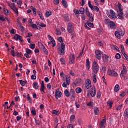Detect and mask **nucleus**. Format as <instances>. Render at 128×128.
Masks as SVG:
<instances>
[{
    "instance_id": "obj_1",
    "label": "nucleus",
    "mask_w": 128,
    "mask_h": 128,
    "mask_svg": "<svg viewBox=\"0 0 128 128\" xmlns=\"http://www.w3.org/2000/svg\"><path fill=\"white\" fill-rule=\"evenodd\" d=\"M60 76L63 78V80L64 82L62 84L63 88H66L67 86H70V76L64 74V72H61L60 73Z\"/></svg>"
},
{
    "instance_id": "obj_2",
    "label": "nucleus",
    "mask_w": 128,
    "mask_h": 128,
    "mask_svg": "<svg viewBox=\"0 0 128 128\" xmlns=\"http://www.w3.org/2000/svg\"><path fill=\"white\" fill-rule=\"evenodd\" d=\"M99 70L100 66H98V62H96V61H94L92 64V70L93 72L92 74H96L98 72Z\"/></svg>"
},
{
    "instance_id": "obj_3",
    "label": "nucleus",
    "mask_w": 128,
    "mask_h": 128,
    "mask_svg": "<svg viewBox=\"0 0 128 128\" xmlns=\"http://www.w3.org/2000/svg\"><path fill=\"white\" fill-rule=\"evenodd\" d=\"M64 48H66L64 43L61 44L60 48H58V54L60 56H64Z\"/></svg>"
},
{
    "instance_id": "obj_4",
    "label": "nucleus",
    "mask_w": 128,
    "mask_h": 128,
    "mask_svg": "<svg viewBox=\"0 0 128 128\" xmlns=\"http://www.w3.org/2000/svg\"><path fill=\"white\" fill-rule=\"evenodd\" d=\"M114 34L117 38H120V37L124 34V31L122 29H119L115 32Z\"/></svg>"
},
{
    "instance_id": "obj_5",
    "label": "nucleus",
    "mask_w": 128,
    "mask_h": 128,
    "mask_svg": "<svg viewBox=\"0 0 128 128\" xmlns=\"http://www.w3.org/2000/svg\"><path fill=\"white\" fill-rule=\"evenodd\" d=\"M88 6L92 10H96L97 12H100V8L97 6H93L92 3H90V1L88 2Z\"/></svg>"
},
{
    "instance_id": "obj_6",
    "label": "nucleus",
    "mask_w": 128,
    "mask_h": 128,
    "mask_svg": "<svg viewBox=\"0 0 128 128\" xmlns=\"http://www.w3.org/2000/svg\"><path fill=\"white\" fill-rule=\"evenodd\" d=\"M110 14L108 16V18L111 20H115L116 18V12L112 10H110Z\"/></svg>"
},
{
    "instance_id": "obj_7",
    "label": "nucleus",
    "mask_w": 128,
    "mask_h": 128,
    "mask_svg": "<svg viewBox=\"0 0 128 128\" xmlns=\"http://www.w3.org/2000/svg\"><path fill=\"white\" fill-rule=\"evenodd\" d=\"M74 26H72V24H71V23L70 22L68 23V26L67 28L68 32H69L70 34H71L74 32Z\"/></svg>"
},
{
    "instance_id": "obj_8",
    "label": "nucleus",
    "mask_w": 128,
    "mask_h": 128,
    "mask_svg": "<svg viewBox=\"0 0 128 128\" xmlns=\"http://www.w3.org/2000/svg\"><path fill=\"white\" fill-rule=\"evenodd\" d=\"M122 66H123V69L122 70L121 73L120 74L121 78H122V76H124V74H126V72H128V70H126V67L124 66V64H122Z\"/></svg>"
},
{
    "instance_id": "obj_9",
    "label": "nucleus",
    "mask_w": 128,
    "mask_h": 128,
    "mask_svg": "<svg viewBox=\"0 0 128 128\" xmlns=\"http://www.w3.org/2000/svg\"><path fill=\"white\" fill-rule=\"evenodd\" d=\"M108 28H112V29H116V23L112 21H110V24H108Z\"/></svg>"
},
{
    "instance_id": "obj_10",
    "label": "nucleus",
    "mask_w": 128,
    "mask_h": 128,
    "mask_svg": "<svg viewBox=\"0 0 128 128\" xmlns=\"http://www.w3.org/2000/svg\"><path fill=\"white\" fill-rule=\"evenodd\" d=\"M108 74L109 76H118V73L113 70H108Z\"/></svg>"
},
{
    "instance_id": "obj_11",
    "label": "nucleus",
    "mask_w": 128,
    "mask_h": 128,
    "mask_svg": "<svg viewBox=\"0 0 128 128\" xmlns=\"http://www.w3.org/2000/svg\"><path fill=\"white\" fill-rule=\"evenodd\" d=\"M75 57H74V54H71L70 56L69 57V64H72L74 62V60H75Z\"/></svg>"
},
{
    "instance_id": "obj_12",
    "label": "nucleus",
    "mask_w": 128,
    "mask_h": 128,
    "mask_svg": "<svg viewBox=\"0 0 128 128\" xmlns=\"http://www.w3.org/2000/svg\"><path fill=\"white\" fill-rule=\"evenodd\" d=\"M85 86L87 90H90L92 88V81H90V80L87 79Z\"/></svg>"
},
{
    "instance_id": "obj_13",
    "label": "nucleus",
    "mask_w": 128,
    "mask_h": 128,
    "mask_svg": "<svg viewBox=\"0 0 128 128\" xmlns=\"http://www.w3.org/2000/svg\"><path fill=\"white\" fill-rule=\"evenodd\" d=\"M95 54H96V58H98V60H100V58H102V57L100 56H102V52L97 50L95 51Z\"/></svg>"
},
{
    "instance_id": "obj_14",
    "label": "nucleus",
    "mask_w": 128,
    "mask_h": 128,
    "mask_svg": "<svg viewBox=\"0 0 128 128\" xmlns=\"http://www.w3.org/2000/svg\"><path fill=\"white\" fill-rule=\"evenodd\" d=\"M106 122V118H104L100 122L99 126L100 128H106L104 124Z\"/></svg>"
},
{
    "instance_id": "obj_15",
    "label": "nucleus",
    "mask_w": 128,
    "mask_h": 128,
    "mask_svg": "<svg viewBox=\"0 0 128 128\" xmlns=\"http://www.w3.org/2000/svg\"><path fill=\"white\" fill-rule=\"evenodd\" d=\"M26 53L24 54V56H26V58H30V56H28V54L32 53V50L26 48Z\"/></svg>"
},
{
    "instance_id": "obj_16",
    "label": "nucleus",
    "mask_w": 128,
    "mask_h": 128,
    "mask_svg": "<svg viewBox=\"0 0 128 128\" xmlns=\"http://www.w3.org/2000/svg\"><path fill=\"white\" fill-rule=\"evenodd\" d=\"M55 98L56 100H58V98H62V92L58 91H56Z\"/></svg>"
},
{
    "instance_id": "obj_17",
    "label": "nucleus",
    "mask_w": 128,
    "mask_h": 128,
    "mask_svg": "<svg viewBox=\"0 0 128 128\" xmlns=\"http://www.w3.org/2000/svg\"><path fill=\"white\" fill-rule=\"evenodd\" d=\"M118 17L120 20H122L124 18V12H118Z\"/></svg>"
},
{
    "instance_id": "obj_18",
    "label": "nucleus",
    "mask_w": 128,
    "mask_h": 128,
    "mask_svg": "<svg viewBox=\"0 0 128 128\" xmlns=\"http://www.w3.org/2000/svg\"><path fill=\"white\" fill-rule=\"evenodd\" d=\"M85 12H86V16H88V18H90V14L91 16H92V14H91L90 12V10H88V7L86 8Z\"/></svg>"
},
{
    "instance_id": "obj_19",
    "label": "nucleus",
    "mask_w": 128,
    "mask_h": 128,
    "mask_svg": "<svg viewBox=\"0 0 128 128\" xmlns=\"http://www.w3.org/2000/svg\"><path fill=\"white\" fill-rule=\"evenodd\" d=\"M90 68V60L86 59V68L88 70Z\"/></svg>"
},
{
    "instance_id": "obj_20",
    "label": "nucleus",
    "mask_w": 128,
    "mask_h": 128,
    "mask_svg": "<svg viewBox=\"0 0 128 128\" xmlns=\"http://www.w3.org/2000/svg\"><path fill=\"white\" fill-rule=\"evenodd\" d=\"M90 95L92 97L96 96V88H92L91 91H90Z\"/></svg>"
},
{
    "instance_id": "obj_21",
    "label": "nucleus",
    "mask_w": 128,
    "mask_h": 128,
    "mask_svg": "<svg viewBox=\"0 0 128 128\" xmlns=\"http://www.w3.org/2000/svg\"><path fill=\"white\" fill-rule=\"evenodd\" d=\"M13 38L16 40H22V36H20L19 34H16L14 35Z\"/></svg>"
},
{
    "instance_id": "obj_22",
    "label": "nucleus",
    "mask_w": 128,
    "mask_h": 128,
    "mask_svg": "<svg viewBox=\"0 0 128 128\" xmlns=\"http://www.w3.org/2000/svg\"><path fill=\"white\" fill-rule=\"evenodd\" d=\"M11 54L12 56H18V54H20V52H14V50H11Z\"/></svg>"
},
{
    "instance_id": "obj_23",
    "label": "nucleus",
    "mask_w": 128,
    "mask_h": 128,
    "mask_svg": "<svg viewBox=\"0 0 128 128\" xmlns=\"http://www.w3.org/2000/svg\"><path fill=\"white\" fill-rule=\"evenodd\" d=\"M40 91L44 92V80L42 81L41 84V88H40Z\"/></svg>"
},
{
    "instance_id": "obj_24",
    "label": "nucleus",
    "mask_w": 128,
    "mask_h": 128,
    "mask_svg": "<svg viewBox=\"0 0 128 128\" xmlns=\"http://www.w3.org/2000/svg\"><path fill=\"white\" fill-rule=\"evenodd\" d=\"M42 51L45 54H48V50L46 48V47L44 46V44H42Z\"/></svg>"
},
{
    "instance_id": "obj_25",
    "label": "nucleus",
    "mask_w": 128,
    "mask_h": 128,
    "mask_svg": "<svg viewBox=\"0 0 128 128\" xmlns=\"http://www.w3.org/2000/svg\"><path fill=\"white\" fill-rule=\"evenodd\" d=\"M33 88H35V90H38V88H40V86H38V84L37 82H34L33 83Z\"/></svg>"
},
{
    "instance_id": "obj_26",
    "label": "nucleus",
    "mask_w": 128,
    "mask_h": 128,
    "mask_svg": "<svg viewBox=\"0 0 128 128\" xmlns=\"http://www.w3.org/2000/svg\"><path fill=\"white\" fill-rule=\"evenodd\" d=\"M102 60L104 62H106V60H108V56H106V54H102Z\"/></svg>"
},
{
    "instance_id": "obj_27",
    "label": "nucleus",
    "mask_w": 128,
    "mask_h": 128,
    "mask_svg": "<svg viewBox=\"0 0 128 128\" xmlns=\"http://www.w3.org/2000/svg\"><path fill=\"white\" fill-rule=\"evenodd\" d=\"M84 8L80 7L79 8V12L80 14H84Z\"/></svg>"
},
{
    "instance_id": "obj_28",
    "label": "nucleus",
    "mask_w": 128,
    "mask_h": 128,
    "mask_svg": "<svg viewBox=\"0 0 128 128\" xmlns=\"http://www.w3.org/2000/svg\"><path fill=\"white\" fill-rule=\"evenodd\" d=\"M92 80L93 82H94V84H96V74H92Z\"/></svg>"
},
{
    "instance_id": "obj_29",
    "label": "nucleus",
    "mask_w": 128,
    "mask_h": 128,
    "mask_svg": "<svg viewBox=\"0 0 128 128\" xmlns=\"http://www.w3.org/2000/svg\"><path fill=\"white\" fill-rule=\"evenodd\" d=\"M114 90L115 92H118V90H120V85L118 84H116L114 88Z\"/></svg>"
},
{
    "instance_id": "obj_30",
    "label": "nucleus",
    "mask_w": 128,
    "mask_h": 128,
    "mask_svg": "<svg viewBox=\"0 0 128 128\" xmlns=\"http://www.w3.org/2000/svg\"><path fill=\"white\" fill-rule=\"evenodd\" d=\"M94 114L98 115L100 114V110H98V108L96 107L94 109Z\"/></svg>"
},
{
    "instance_id": "obj_31",
    "label": "nucleus",
    "mask_w": 128,
    "mask_h": 128,
    "mask_svg": "<svg viewBox=\"0 0 128 128\" xmlns=\"http://www.w3.org/2000/svg\"><path fill=\"white\" fill-rule=\"evenodd\" d=\"M62 4L64 8H68V3L66 0H62Z\"/></svg>"
},
{
    "instance_id": "obj_32",
    "label": "nucleus",
    "mask_w": 128,
    "mask_h": 128,
    "mask_svg": "<svg viewBox=\"0 0 128 128\" xmlns=\"http://www.w3.org/2000/svg\"><path fill=\"white\" fill-rule=\"evenodd\" d=\"M82 92V90L80 88H76V94H80Z\"/></svg>"
},
{
    "instance_id": "obj_33",
    "label": "nucleus",
    "mask_w": 128,
    "mask_h": 128,
    "mask_svg": "<svg viewBox=\"0 0 128 128\" xmlns=\"http://www.w3.org/2000/svg\"><path fill=\"white\" fill-rule=\"evenodd\" d=\"M30 8H32V10L34 12V16H36V8H34V7H33L32 6H31Z\"/></svg>"
},
{
    "instance_id": "obj_34",
    "label": "nucleus",
    "mask_w": 128,
    "mask_h": 128,
    "mask_svg": "<svg viewBox=\"0 0 128 128\" xmlns=\"http://www.w3.org/2000/svg\"><path fill=\"white\" fill-rule=\"evenodd\" d=\"M86 24L90 28H94V23H92L90 22L89 21H87Z\"/></svg>"
},
{
    "instance_id": "obj_35",
    "label": "nucleus",
    "mask_w": 128,
    "mask_h": 128,
    "mask_svg": "<svg viewBox=\"0 0 128 128\" xmlns=\"http://www.w3.org/2000/svg\"><path fill=\"white\" fill-rule=\"evenodd\" d=\"M19 82H20V84H21V86H26V81L24 82L22 80H20Z\"/></svg>"
},
{
    "instance_id": "obj_36",
    "label": "nucleus",
    "mask_w": 128,
    "mask_h": 128,
    "mask_svg": "<svg viewBox=\"0 0 128 128\" xmlns=\"http://www.w3.org/2000/svg\"><path fill=\"white\" fill-rule=\"evenodd\" d=\"M124 116H126L128 118V108H126L124 114Z\"/></svg>"
},
{
    "instance_id": "obj_37",
    "label": "nucleus",
    "mask_w": 128,
    "mask_h": 128,
    "mask_svg": "<svg viewBox=\"0 0 128 128\" xmlns=\"http://www.w3.org/2000/svg\"><path fill=\"white\" fill-rule=\"evenodd\" d=\"M64 95L66 96H70V92L68 90H66L64 92Z\"/></svg>"
},
{
    "instance_id": "obj_38",
    "label": "nucleus",
    "mask_w": 128,
    "mask_h": 128,
    "mask_svg": "<svg viewBox=\"0 0 128 128\" xmlns=\"http://www.w3.org/2000/svg\"><path fill=\"white\" fill-rule=\"evenodd\" d=\"M121 56H120V54L119 53L116 54L115 56V58H116V60H120V58Z\"/></svg>"
},
{
    "instance_id": "obj_39",
    "label": "nucleus",
    "mask_w": 128,
    "mask_h": 128,
    "mask_svg": "<svg viewBox=\"0 0 128 128\" xmlns=\"http://www.w3.org/2000/svg\"><path fill=\"white\" fill-rule=\"evenodd\" d=\"M9 6L12 8V10L16 8V4H14V3H12L9 5Z\"/></svg>"
},
{
    "instance_id": "obj_40",
    "label": "nucleus",
    "mask_w": 128,
    "mask_h": 128,
    "mask_svg": "<svg viewBox=\"0 0 128 128\" xmlns=\"http://www.w3.org/2000/svg\"><path fill=\"white\" fill-rule=\"evenodd\" d=\"M76 118V116L75 115H72L70 117V122H74V120Z\"/></svg>"
},
{
    "instance_id": "obj_41",
    "label": "nucleus",
    "mask_w": 128,
    "mask_h": 128,
    "mask_svg": "<svg viewBox=\"0 0 128 128\" xmlns=\"http://www.w3.org/2000/svg\"><path fill=\"white\" fill-rule=\"evenodd\" d=\"M60 62L62 64H66V60H64V58H61L60 59Z\"/></svg>"
},
{
    "instance_id": "obj_42",
    "label": "nucleus",
    "mask_w": 128,
    "mask_h": 128,
    "mask_svg": "<svg viewBox=\"0 0 128 128\" xmlns=\"http://www.w3.org/2000/svg\"><path fill=\"white\" fill-rule=\"evenodd\" d=\"M108 104L109 105V106L110 108H112V104H114V102L112 101H108L107 102Z\"/></svg>"
},
{
    "instance_id": "obj_43",
    "label": "nucleus",
    "mask_w": 128,
    "mask_h": 128,
    "mask_svg": "<svg viewBox=\"0 0 128 128\" xmlns=\"http://www.w3.org/2000/svg\"><path fill=\"white\" fill-rule=\"evenodd\" d=\"M64 18L66 22H68V20H70V18H68V14L64 15Z\"/></svg>"
},
{
    "instance_id": "obj_44",
    "label": "nucleus",
    "mask_w": 128,
    "mask_h": 128,
    "mask_svg": "<svg viewBox=\"0 0 128 128\" xmlns=\"http://www.w3.org/2000/svg\"><path fill=\"white\" fill-rule=\"evenodd\" d=\"M27 98H28V100L30 104H32V98H30V94H28Z\"/></svg>"
},
{
    "instance_id": "obj_45",
    "label": "nucleus",
    "mask_w": 128,
    "mask_h": 128,
    "mask_svg": "<svg viewBox=\"0 0 128 128\" xmlns=\"http://www.w3.org/2000/svg\"><path fill=\"white\" fill-rule=\"evenodd\" d=\"M4 12L5 16H8V9L4 8Z\"/></svg>"
},
{
    "instance_id": "obj_46",
    "label": "nucleus",
    "mask_w": 128,
    "mask_h": 128,
    "mask_svg": "<svg viewBox=\"0 0 128 128\" xmlns=\"http://www.w3.org/2000/svg\"><path fill=\"white\" fill-rule=\"evenodd\" d=\"M113 50H118V52H120V48H118V47L116 45H112Z\"/></svg>"
},
{
    "instance_id": "obj_47",
    "label": "nucleus",
    "mask_w": 128,
    "mask_h": 128,
    "mask_svg": "<svg viewBox=\"0 0 128 128\" xmlns=\"http://www.w3.org/2000/svg\"><path fill=\"white\" fill-rule=\"evenodd\" d=\"M30 48H32V50H34V48H36V44H32L30 45Z\"/></svg>"
},
{
    "instance_id": "obj_48",
    "label": "nucleus",
    "mask_w": 128,
    "mask_h": 128,
    "mask_svg": "<svg viewBox=\"0 0 128 128\" xmlns=\"http://www.w3.org/2000/svg\"><path fill=\"white\" fill-rule=\"evenodd\" d=\"M0 20H2V22H6V18L2 15L0 14Z\"/></svg>"
},
{
    "instance_id": "obj_49",
    "label": "nucleus",
    "mask_w": 128,
    "mask_h": 128,
    "mask_svg": "<svg viewBox=\"0 0 128 128\" xmlns=\"http://www.w3.org/2000/svg\"><path fill=\"white\" fill-rule=\"evenodd\" d=\"M52 44V48H54V46H56V41H54V40H50Z\"/></svg>"
},
{
    "instance_id": "obj_50",
    "label": "nucleus",
    "mask_w": 128,
    "mask_h": 128,
    "mask_svg": "<svg viewBox=\"0 0 128 128\" xmlns=\"http://www.w3.org/2000/svg\"><path fill=\"white\" fill-rule=\"evenodd\" d=\"M121 52H122L123 56H124V58H126V60H128V56H126V53L123 52L122 50H121Z\"/></svg>"
},
{
    "instance_id": "obj_51",
    "label": "nucleus",
    "mask_w": 128,
    "mask_h": 128,
    "mask_svg": "<svg viewBox=\"0 0 128 128\" xmlns=\"http://www.w3.org/2000/svg\"><path fill=\"white\" fill-rule=\"evenodd\" d=\"M16 14H18V8L16 7H15L12 9Z\"/></svg>"
},
{
    "instance_id": "obj_52",
    "label": "nucleus",
    "mask_w": 128,
    "mask_h": 128,
    "mask_svg": "<svg viewBox=\"0 0 128 128\" xmlns=\"http://www.w3.org/2000/svg\"><path fill=\"white\" fill-rule=\"evenodd\" d=\"M45 14L46 18H48V16H50L52 14L50 13V12L47 11Z\"/></svg>"
},
{
    "instance_id": "obj_53",
    "label": "nucleus",
    "mask_w": 128,
    "mask_h": 128,
    "mask_svg": "<svg viewBox=\"0 0 128 128\" xmlns=\"http://www.w3.org/2000/svg\"><path fill=\"white\" fill-rule=\"evenodd\" d=\"M110 19H106L104 20V23L106 24H110Z\"/></svg>"
},
{
    "instance_id": "obj_54",
    "label": "nucleus",
    "mask_w": 128,
    "mask_h": 128,
    "mask_svg": "<svg viewBox=\"0 0 128 128\" xmlns=\"http://www.w3.org/2000/svg\"><path fill=\"white\" fill-rule=\"evenodd\" d=\"M122 5L120 4H118V8L119 10V12H122Z\"/></svg>"
},
{
    "instance_id": "obj_55",
    "label": "nucleus",
    "mask_w": 128,
    "mask_h": 128,
    "mask_svg": "<svg viewBox=\"0 0 128 128\" xmlns=\"http://www.w3.org/2000/svg\"><path fill=\"white\" fill-rule=\"evenodd\" d=\"M74 12L75 13V14H79L80 11H79V10L75 9V10H74Z\"/></svg>"
},
{
    "instance_id": "obj_56",
    "label": "nucleus",
    "mask_w": 128,
    "mask_h": 128,
    "mask_svg": "<svg viewBox=\"0 0 128 128\" xmlns=\"http://www.w3.org/2000/svg\"><path fill=\"white\" fill-rule=\"evenodd\" d=\"M40 26H41L42 28H46V25L44 23H41L40 24Z\"/></svg>"
},
{
    "instance_id": "obj_57",
    "label": "nucleus",
    "mask_w": 128,
    "mask_h": 128,
    "mask_svg": "<svg viewBox=\"0 0 128 128\" xmlns=\"http://www.w3.org/2000/svg\"><path fill=\"white\" fill-rule=\"evenodd\" d=\"M54 4H60V0H54Z\"/></svg>"
},
{
    "instance_id": "obj_58",
    "label": "nucleus",
    "mask_w": 128,
    "mask_h": 128,
    "mask_svg": "<svg viewBox=\"0 0 128 128\" xmlns=\"http://www.w3.org/2000/svg\"><path fill=\"white\" fill-rule=\"evenodd\" d=\"M58 42H61V44H62L63 41H62V37H60L58 38Z\"/></svg>"
},
{
    "instance_id": "obj_59",
    "label": "nucleus",
    "mask_w": 128,
    "mask_h": 128,
    "mask_svg": "<svg viewBox=\"0 0 128 128\" xmlns=\"http://www.w3.org/2000/svg\"><path fill=\"white\" fill-rule=\"evenodd\" d=\"M32 28H38V26H36V24H33L32 25Z\"/></svg>"
},
{
    "instance_id": "obj_60",
    "label": "nucleus",
    "mask_w": 128,
    "mask_h": 128,
    "mask_svg": "<svg viewBox=\"0 0 128 128\" xmlns=\"http://www.w3.org/2000/svg\"><path fill=\"white\" fill-rule=\"evenodd\" d=\"M70 94H76V92H74V89H70Z\"/></svg>"
},
{
    "instance_id": "obj_61",
    "label": "nucleus",
    "mask_w": 128,
    "mask_h": 128,
    "mask_svg": "<svg viewBox=\"0 0 128 128\" xmlns=\"http://www.w3.org/2000/svg\"><path fill=\"white\" fill-rule=\"evenodd\" d=\"M32 80H36V76L35 74H32L31 76Z\"/></svg>"
},
{
    "instance_id": "obj_62",
    "label": "nucleus",
    "mask_w": 128,
    "mask_h": 128,
    "mask_svg": "<svg viewBox=\"0 0 128 128\" xmlns=\"http://www.w3.org/2000/svg\"><path fill=\"white\" fill-rule=\"evenodd\" d=\"M30 36H32V32L28 33V35L26 36V38H30Z\"/></svg>"
},
{
    "instance_id": "obj_63",
    "label": "nucleus",
    "mask_w": 128,
    "mask_h": 128,
    "mask_svg": "<svg viewBox=\"0 0 128 128\" xmlns=\"http://www.w3.org/2000/svg\"><path fill=\"white\" fill-rule=\"evenodd\" d=\"M82 119L80 118L78 119V124H82Z\"/></svg>"
},
{
    "instance_id": "obj_64",
    "label": "nucleus",
    "mask_w": 128,
    "mask_h": 128,
    "mask_svg": "<svg viewBox=\"0 0 128 128\" xmlns=\"http://www.w3.org/2000/svg\"><path fill=\"white\" fill-rule=\"evenodd\" d=\"M120 96H126V92H122L121 94H120Z\"/></svg>"
}]
</instances>
